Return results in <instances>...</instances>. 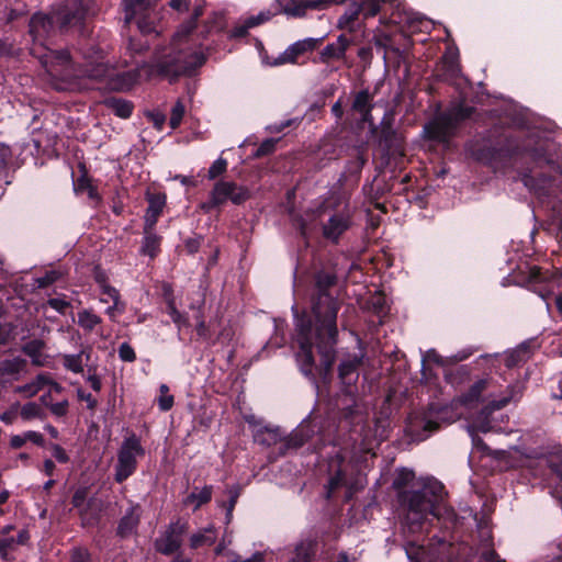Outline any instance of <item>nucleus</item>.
<instances>
[{"label": "nucleus", "mask_w": 562, "mask_h": 562, "mask_svg": "<svg viewBox=\"0 0 562 562\" xmlns=\"http://www.w3.org/2000/svg\"><path fill=\"white\" fill-rule=\"evenodd\" d=\"M81 0H67L61 7L54 10L50 15L36 13L30 22V33L33 38L31 53L37 57L53 79L65 85H57V89H80L77 78L87 77L95 80L110 78L117 79L113 83L116 89H130L133 85L153 78L156 74L166 77H177L189 74L204 63V55L198 48L199 38L192 34L196 20L202 15V5H196L189 21L183 23L175 33L168 52L164 53L156 66L144 65L134 71L123 74L115 70L104 60L103 52L86 55L81 68L75 67L67 52L53 50L45 45L46 37L53 32L55 24L60 29L77 25L85 16Z\"/></svg>", "instance_id": "obj_1"}, {"label": "nucleus", "mask_w": 562, "mask_h": 562, "mask_svg": "<svg viewBox=\"0 0 562 562\" xmlns=\"http://www.w3.org/2000/svg\"><path fill=\"white\" fill-rule=\"evenodd\" d=\"M335 282L331 274H319L317 286L319 289L317 301L313 304L315 328L304 317L296 321V361L305 375H312L314 369V341L321 356V370L324 376L330 371L335 360L334 345L336 342L338 312L337 302L325 292V289Z\"/></svg>", "instance_id": "obj_2"}, {"label": "nucleus", "mask_w": 562, "mask_h": 562, "mask_svg": "<svg viewBox=\"0 0 562 562\" xmlns=\"http://www.w3.org/2000/svg\"><path fill=\"white\" fill-rule=\"evenodd\" d=\"M401 503L406 506V525L413 533L428 531L430 520L450 521L453 512L445 504L443 485L434 477L415 479L413 471L402 469L393 482Z\"/></svg>", "instance_id": "obj_3"}, {"label": "nucleus", "mask_w": 562, "mask_h": 562, "mask_svg": "<svg viewBox=\"0 0 562 562\" xmlns=\"http://www.w3.org/2000/svg\"><path fill=\"white\" fill-rule=\"evenodd\" d=\"M524 387L520 383L508 385L504 391L499 390L497 382L493 378H485L476 381L471 385L469 391L460 397V402L464 406L474 407L482 404L479 415L472 422L470 432L475 442L473 431H498L501 427L496 426L490 415L512 402L521 398Z\"/></svg>", "instance_id": "obj_4"}, {"label": "nucleus", "mask_w": 562, "mask_h": 562, "mask_svg": "<svg viewBox=\"0 0 562 562\" xmlns=\"http://www.w3.org/2000/svg\"><path fill=\"white\" fill-rule=\"evenodd\" d=\"M306 218L302 220L301 228L303 234L315 226V222L323 225V235L325 238L337 241L351 224V211L347 203L338 204L333 207L330 201L311 213H306Z\"/></svg>", "instance_id": "obj_5"}, {"label": "nucleus", "mask_w": 562, "mask_h": 562, "mask_svg": "<svg viewBox=\"0 0 562 562\" xmlns=\"http://www.w3.org/2000/svg\"><path fill=\"white\" fill-rule=\"evenodd\" d=\"M470 115V108L463 104L453 105L447 113L437 116L434 121L427 124L424 132L430 139L446 142L452 135L457 123Z\"/></svg>", "instance_id": "obj_6"}, {"label": "nucleus", "mask_w": 562, "mask_h": 562, "mask_svg": "<svg viewBox=\"0 0 562 562\" xmlns=\"http://www.w3.org/2000/svg\"><path fill=\"white\" fill-rule=\"evenodd\" d=\"M144 453L145 450L136 436L125 438L117 452L115 481L122 483L128 479L136 470L138 458Z\"/></svg>", "instance_id": "obj_7"}, {"label": "nucleus", "mask_w": 562, "mask_h": 562, "mask_svg": "<svg viewBox=\"0 0 562 562\" xmlns=\"http://www.w3.org/2000/svg\"><path fill=\"white\" fill-rule=\"evenodd\" d=\"M249 198V191L244 187H238L234 182L220 181L215 183L210 194V200L200 205L204 212H210L212 209L221 206L226 201H232L234 204H240Z\"/></svg>", "instance_id": "obj_8"}, {"label": "nucleus", "mask_w": 562, "mask_h": 562, "mask_svg": "<svg viewBox=\"0 0 562 562\" xmlns=\"http://www.w3.org/2000/svg\"><path fill=\"white\" fill-rule=\"evenodd\" d=\"M453 547L451 543L438 540V543H431L428 549L423 544L408 541L405 544V552L411 562H445L452 557Z\"/></svg>", "instance_id": "obj_9"}, {"label": "nucleus", "mask_w": 562, "mask_h": 562, "mask_svg": "<svg viewBox=\"0 0 562 562\" xmlns=\"http://www.w3.org/2000/svg\"><path fill=\"white\" fill-rule=\"evenodd\" d=\"M125 11V22L135 21L142 33L149 34L155 31L153 9L147 0H122Z\"/></svg>", "instance_id": "obj_10"}, {"label": "nucleus", "mask_w": 562, "mask_h": 562, "mask_svg": "<svg viewBox=\"0 0 562 562\" xmlns=\"http://www.w3.org/2000/svg\"><path fill=\"white\" fill-rule=\"evenodd\" d=\"M322 38L307 37L291 44L283 53L272 60L263 59V63L269 66H280L284 64H297L308 53H312L318 47Z\"/></svg>", "instance_id": "obj_11"}, {"label": "nucleus", "mask_w": 562, "mask_h": 562, "mask_svg": "<svg viewBox=\"0 0 562 562\" xmlns=\"http://www.w3.org/2000/svg\"><path fill=\"white\" fill-rule=\"evenodd\" d=\"M280 11L288 16L302 18L307 11H322L337 0H277Z\"/></svg>", "instance_id": "obj_12"}, {"label": "nucleus", "mask_w": 562, "mask_h": 562, "mask_svg": "<svg viewBox=\"0 0 562 562\" xmlns=\"http://www.w3.org/2000/svg\"><path fill=\"white\" fill-rule=\"evenodd\" d=\"M186 529L187 526L184 522L177 521L171 524L165 533L157 539V550L164 554H171L176 552L181 546V537Z\"/></svg>", "instance_id": "obj_13"}, {"label": "nucleus", "mask_w": 562, "mask_h": 562, "mask_svg": "<svg viewBox=\"0 0 562 562\" xmlns=\"http://www.w3.org/2000/svg\"><path fill=\"white\" fill-rule=\"evenodd\" d=\"M95 280L99 283L101 290L100 301L102 303H109L112 301V305L106 308V314L114 319L117 313H122L124 310L123 304L120 302L119 291L109 285L105 281V278L102 273H97Z\"/></svg>", "instance_id": "obj_14"}, {"label": "nucleus", "mask_w": 562, "mask_h": 562, "mask_svg": "<svg viewBox=\"0 0 562 562\" xmlns=\"http://www.w3.org/2000/svg\"><path fill=\"white\" fill-rule=\"evenodd\" d=\"M45 387L48 389V392L60 391V386L53 382L47 374H38L32 382L16 387L15 391L21 393L24 397H32Z\"/></svg>", "instance_id": "obj_15"}, {"label": "nucleus", "mask_w": 562, "mask_h": 562, "mask_svg": "<svg viewBox=\"0 0 562 562\" xmlns=\"http://www.w3.org/2000/svg\"><path fill=\"white\" fill-rule=\"evenodd\" d=\"M212 497V486H203L202 488H194L183 501V504L188 507H192L196 510L202 505L209 503Z\"/></svg>", "instance_id": "obj_16"}, {"label": "nucleus", "mask_w": 562, "mask_h": 562, "mask_svg": "<svg viewBox=\"0 0 562 562\" xmlns=\"http://www.w3.org/2000/svg\"><path fill=\"white\" fill-rule=\"evenodd\" d=\"M349 46V41L345 36H339L335 43L328 44L322 52V59L327 61L329 59H339L345 56Z\"/></svg>", "instance_id": "obj_17"}, {"label": "nucleus", "mask_w": 562, "mask_h": 562, "mask_svg": "<svg viewBox=\"0 0 562 562\" xmlns=\"http://www.w3.org/2000/svg\"><path fill=\"white\" fill-rule=\"evenodd\" d=\"M525 186L535 192L538 196H544L549 194L552 189V180L546 177L535 178L533 176H527L524 179Z\"/></svg>", "instance_id": "obj_18"}, {"label": "nucleus", "mask_w": 562, "mask_h": 562, "mask_svg": "<svg viewBox=\"0 0 562 562\" xmlns=\"http://www.w3.org/2000/svg\"><path fill=\"white\" fill-rule=\"evenodd\" d=\"M44 342L41 340H32L23 346V351L27 355L33 364L35 366H45L46 363V355L43 352Z\"/></svg>", "instance_id": "obj_19"}, {"label": "nucleus", "mask_w": 562, "mask_h": 562, "mask_svg": "<svg viewBox=\"0 0 562 562\" xmlns=\"http://www.w3.org/2000/svg\"><path fill=\"white\" fill-rule=\"evenodd\" d=\"M371 95L367 90L360 91L357 93L352 108L355 111L361 114V119L363 122L371 123L370 110H371Z\"/></svg>", "instance_id": "obj_20"}, {"label": "nucleus", "mask_w": 562, "mask_h": 562, "mask_svg": "<svg viewBox=\"0 0 562 562\" xmlns=\"http://www.w3.org/2000/svg\"><path fill=\"white\" fill-rule=\"evenodd\" d=\"M359 366V359L353 357L352 359L344 360L339 366V378L346 384L353 383L357 378V368Z\"/></svg>", "instance_id": "obj_21"}, {"label": "nucleus", "mask_w": 562, "mask_h": 562, "mask_svg": "<svg viewBox=\"0 0 562 562\" xmlns=\"http://www.w3.org/2000/svg\"><path fill=\"white\" fill-rule=\"evenodd\" d=\"M166 203L165 195H153L149 198V205L146 213V224L151 227L157 221V217L162 211Z\"/></svg>", "instance_id": "obj_22"}, {"label": "nucleus", "mask_w": 562, "mask_h": 562, "mask_svg": "<svg viewBox=\"0 0 562 562\" xmlns=\"http://www.w3.org/2000/svg\"><path fill=\"white\" fill-rule=\"evenodd\" d=\"M254 437L257 442L271 446L281 439V432L279 428L262 427L256 429Z\"/></svg>", "instance_id": "obj_23"}, {"label": "nucleus", "mask_w": 562, "mask_h": 562, "mask_svg": "<svg viewBox=\"0 0 562 562\" xmlns=\"http://www.w3.org/2000/svg\"><path fill=\"white\" fill-rule=\"evenodd\" d=\"M137 524L138 514L135 512V508H131L121 519L117 531L122 537H125L133 532Z\"/></svg>", "instance_id": "obj_24"}, {"label": "nucleus", "mask_w": 562, "mask_h": 562, "mask_svg": "<svg viewBox=\"0 0 562 562\" xmlns=\"http://www.w3.org/2000/svg\"><path fill=\"white\" fill-rule=\"evenodd\" d=\"M25 367V360L22 358L7 359L0 362L1 375H14L20 373Z\"/></svg>", "instance_id": "obj_25"}, {"label": "nucleus", "mask_w": 562, "mask_h": 562, "mask_svg": "<svg viewBox=\"0 0 562 562\" xmlns=\"http://www.w3.org/2000/svg\"><path fill=\"white\" fill-rule=\"evenodd\" d=\"M101 323V317L89 310L78 313V325L88 331L93 330Z\"/></svg>", "instance_id": "obj_26"}, {"label": "nucleus", "mask_w": 562, "mask_h": 562, "mask_svg": "<svg viewBox=\"0 0 562 562\" xmlns=\"http://www.w3.org/2000/svg\"><path fill=\"white\" fill-rule=\"evenodd\" d=\"M216 539L213 527L204 529L202 532L194 533L191 537V547L199 548L202 546H211Z\"/></svg>", "instance_id": "obj_27"}, {"label": "nucleus", "mask_w": 562, "mask_h": 562, "mask_svg": "<svg viewBox=\"0 0 562 562\" xmlns=\"http://www.w3.org/2000/svg\"><path fill=\"white\" fill-rule=\"evenodd\" d=\"M110 109L122 119H127L132 114V105L130 102L120 100V99H111L108 101Z\"/></svg>", "instance_id": "obj_28"}, {"label": "nucleus", "mask_w": 562, "mask_h": 562, "mask_svg": "<svg viewBox=\"0 0 562 562\" xmlns=\"http://www.w3.org/2000/svg\"><path fill=\"white\" fill-rule=\"evenodd\" d=\"M82 356H83V352H80L78 355H64L63 359H64L65 368L74 373L82 372V370H83Z\"/></svg>", "instance_id": "obj_29"}, {"label": "nucleus", "mask_w": 562, "mask_h": 562, "mask_svg": "<svg viewBox=\"0 0 562 562\" xmlns=\"http://www.w3.org/2000/svg\"><path fill=\"white\" fill-rule=\"evenodd\" d=\"M75 190L77 192L87 193L91 200H98V193L91 181L87 177H81L75 182Z\"/></svg>", "instance_id": "obj_30"}, {"label": "nucleus", "mask_w": 562, "mask_h": 562, "mask_svg": "<svg viewBox=\"0 0 562 562\" xmlns=\"http://www.w3.org/2000/svg\"><path fill=\"white\" fill-rule=\"evenodd\" d=\"M313 553V542L303 541L295 549V558L290 562H310Z\"/></svg>", "instance_id": "obj_31"}, {"label": "nucleus", "mask_w": 562, "mask_h": 562, "mask_svg": "<svg viewBox=\"0 0 562 562\" xmlns=\"http://www.w3.org/2000/svg\"><path fill=\"white\" fill-rule=\"evenodd\" d=\"M159 237L155 234H147L144 238L142 250L144 254L154 257L159 248Z\"/></svg>", "instance_id": "obj_32"}, {"label": "nucleus", "mask_w": 562, "mask_h": 562, "mask_svg": "<svg viewBox=\"0 0 562 562\" xmlns=\"http://www.w3.org/2000/svg\"><path fill=\"white\" fill-rule=\"evenodd\" d=\"M167 313L179 329L188 326L187 318L177 310L173 300L168 301Z\"/></svg>", "instance_id": "obj_33"}, {"label": "nucleus", "mask_w": 562, "mask_h": 562, "mask_svg": "<svg viewBox=\"0 0 562 562\" xmlns=\"http://www.w3.org/2000/svg\"><path fill=\"white\" fill-rule=\"evenodd\" d=\"M274 14L276 13L271 10H263L260 11L258 14L250 15L245 19L247 20L248 26H251L252 29L268 22Z\"/></svg>", "instance_id": "obj_34"}, {"label": "nucleus", "mask_w": 562, "mask_h": 562, "mask_svg": "<svg viewBox=\"0 0 562 562\" xmlns=\"http://www.w3.org/2000/svg\"><path fill=\"white\" fill-rule=\"evenodd\" d=\"M158 405L161 411H169L173 405V396L169 394V389L166 384L160 385V396Z\"/></svg>", "instance_id": "obj_35"}, {"label": "nucleus", "mask_w": 562, "mask_h": 562, "mask_svg": "<svg viewBox=\"0 0 562 562\" xmlns=\"http://www.w3.org/2000/svg\"><path fill=\"white\" fill-rule=\"evenodd\" d=\"M184 115V105L181 102H177L170 114V126L171 128H176L180 125L182 117Z\"/></svg>", "instance_id": "obj_36"}, {"label": "nucleus", "mask_w": 562, "mask_h": 562, "mask_svg": "<svg viewBox=\"0 0 562 562\" xmlns=\"http://www.w3.org/2000/svg\"><path fill=\"white\" fill-rule=\"evenodd\" d=\"M41 414V408L36 403H26L21 408V417L24 419H32L38 417Z\"/></svg>", "instance_id": "obj_37"}, {"label": "nucleus", "mask_w": 562, "mask_h": 562, "mask_svg": "<svg viewBox=\"0 0 562 562\" xmlns=\"http://www.w3.org/2000/svg\"><path fill=\"white\" fill-rule=\"evenodd\" d=\"M226 168H227L226 160L223 159V158H218L210 167V169H209V178L210 179L216 178L217 176H220L223 172H225Z\"/></svg>", "instance_id": "obj_38"}, {"label": "nucleus", "mask_w": 562, "mask_h": 562, "mask_svg": "<svg viewBox=\"0 0 562 562\" xmlns=\"http://www.w3.org/2000/svg\"><path fill=\"white\" fill-rule=\"evenodd\" d=\"M522 353H525V350H521V349L506 352L504 356L505 364L508 368L516 366L518 362H520L522 360Z\"/></svg>", "instance_id": "obj_39"}, {"label": "nucleus", "mask_w": 562, "mask_h": 562, "mask_svg": "<svg viewBox=\"0 0 562 562\" xmlns=\"http://www.w3.org/2000/svg\"><path fill=\"white\" fill-rule=\"evenodd\" d=\"M59 273L55 270L47 271L44 277L37 278L35 280L38 288H45L52 283H54L58 278Z\"/></svg>", "instance_id": "obj_40"}, {"label": "nucleus", "mask_w": 562, "mask_h": 562, "mask_svg": "<svg viewBox=\"0 0 562 562\" xmlns=\"http://www.w3.org/2000/svg\"><path fill=\"white\" fill-rule=\"evenodd\" d=\"M250 29H251V26H248L247 20L241 19L238 21V23L232 30L231 36L236 37V38L244 37Z\"/></svg>", "instance_id": "obj_41"}, {"label": "nucleus", "mask_w": 562, "mask_h": 562, "mask_svg": "<svg viewBox=\"0 0 562 562\" xmlns=\"http://www.w3.org/2000/svg\"><path fill=\"white\" fill-rule=\"evenodd\" d=\"M119 356L123 361H128V362L134 361L136 358L133 348L126 342H124L120 346Z\"/></svg>", "instance_id": "obj_42"}, {"label": "nucleus", "mask_w": 562, "mask_h": 562, "mask_svg": "<svg viewBox=\"0 0 562 562\" xmlns=\"http://www.w3.org/2000/svg\"><path fill=\"white\" fill-rule=\"evenodd\" d=\"M552 210L562 231V192L559 194L557 201L553 203Z\"/></svg>", "instance_id": "obj_43"}, {"label": "nucleus", "mask_w": 562, "mask_h": 562, "mask_svg": "<svg viewBox=\"0 0 562 562\" xmlns=\"http://www.w3.org/2000/svg\"><path fill=\"white\" fill-rule=\"evenodd\" d=\"M48 304L52 308L59 313H64L66 308L69 306L68 302L61 299H50Z\"/></svg>", "instance_id": "obj_44"}, {"label": "nucleus", "mask_w": 562, "mask_h": 562, "mask_svg": "<svg viewBox=\"0 0 562 562\" xmlns=\"http://www.w3.org/2000/svg\"><path fill=\"white\" fill-rule=\"evenodd\" d=\"M276 140L274 139H267L265 140L257 150V156L267 155L270 151H272L274 147Z\"/></svg>", "instance_id": "obj_45"}, {"label": "nucleus", "mask_w": 562, "mask_h": 562, "mask_svg": "<svg viewBox=\"0 0 562 562\" xmlns=\"http://www.w3.org/2000/svg\"><path fill=\"white\" fill-rule=\"evenodd\" d=\"M53 456L58 462L65 463L68 461L66 451L57 445L53 446Z\"/></svg>", "instance_id": "obj_46"}, {"label": "nucleus", "mask_w": 562, "mask_h": 562, "mask_svg": "<svg viewBox=\"0 0 562 562\" xmlns=\"http://www.w3.org/2000/svg\"><path fill=\"white\" fill-rule=\"evenodd\" d=\"M344 482H345V474L342 473L341 470H339L337 472V474L334 477H331L330 481H329V490H330V492L333 490H335L336 487H338Z\"/></svg>", "instance_id": "obj_47"}, {"label": "nucleus", "mask_w": 562, "mask_h": 562, "mask_svg": "<svg viewBox=\"0 0 562 562\" xmlns=\"http://www.w3.org/2000/svg\"><path fill=\"white\" fill-rule=\"evenodd\" d=\"M71 562H89L88 552L82 549L74 551Z\"/></svg>", "instance_id": "obj_48"}, {"label": "nucleus", "mask_w": 562, "mask_h": 562, "mask_svg": "<svg viewBox=\"0 0 562 562\" xmlns=\"http://www.w3.org/2000/svg\"><path fill=\"white\" fill-rule=\"evenodd\" d=\"M26 442V437L25 435H15L11 438L10 440V445L12 448H21L24 443Z\"/></svg>", "instance_id": "obj_49"}, {"label": "nucleus", "mask_w": 562, "mask_h": 562, "mask_svg": "<svg viewBox=\"0 0 562 562\" xmlns=\"http://www.w3.org/2000/svg\"><path fill=\"white\" fill-rule=\"evenodd\" d=\"M25 437H26V441H32L36 445H42L43 443V436L40 434V432H36V431H27L24 434Z\"/></svg>", "instance_id": "obj_50"}, {"label": "nucleus", "mask_w": 562, "mask_h": 562, "mask_svg": "<svg viewBox=\"0 0 562 562\" xmlns=\"http://www.w3.org/2000/svg\"><path fill=\"white\" fill-rule=\"evenodd\" d=\"M169 4L177 11H183L188 9V2L186 0H170Z\"/></svg>", "instance_id": "obj_51"}, {"label": "nucleus", "mask_w": 562, "mask_h": 562, "mask_svg": "<svg viewBox=\"0 0 562 562\" xmlns=\"http://www.w3.org/2000/svg\"><path fill=\"white\" fill-rule=\"evenodd\" d=\"M66 408H67V403H65V402L57 403L52 406V412L58 416H61L66 413Z\"/></svg>", "instance_id": "obj_52"}, {"label": "nucleus", "mask_w": 562, "mask_h": 562, "mask_svg": "<svg viewBox=\"0 0 562 562\" xmlns=\"http://www.w3.org/2000/svg\"><path fill=\"white\" fill-rule=\"evenodd\" d=\"M88 382L90 384V386L94 390V391H100L101 390V381L100 379L97 376V375H89L88 376Z\"/></svg>", "instance_id": "obj_53"}, {"label": "nucleus", "mask_w": 562, "mask_h": 562, "mask_svg": "<svg viewBox=\"0 0 562 562\" xmlns=\"http://www.w3.org/2000/svg\"><path fill=\"white\" fill-rule=\"evenodd\" d=\"M151 119H153V122L155 124V126L158 128V130H161L164 123H165V115L164 114H160V113H156V114H153L151 115Z\"/></svg>", "instance_id": "obj_54"}, {"label": "nucleus", "mask_w": 562, "mask_h": 562, "mask_svg": "<svg viewBox=\"0 0 562 562\" xmlns=\"http://www.w3.org/2000/svg\"><path fill=\"white\" fill-rule=\"evenodd\" d=\"M424 361H434V362H440L439 356L434 350H429L426 356L424 357Z\"/></svg>", "instance_id": "obj_55"}, {"label": "nucleus", "mask_w": 562, "mask_h": 562, "mask_svg": "<svg viewBox=\"0 0 562 562\" xmlns=\"http://www.w3.org/2000/svg\"><path fill=\"white\" fill-rule=\"evenodd\" d=\"M262 561H263V554L260 552H256L250 558H248L244 561H240V562H262Z\"/></svg>", "instance_id": "obj_56"}, {"label": "nucleus", "mask_w": 562, "mask_h": 562, "mask_svg": "<svg viewBox=\"0 0 562 562\" xmlns=\"http://www.w3.org/2000/svg\"><path fill=\"white\" fill-rule=\"evenodd\" d=\"M55 469V464L52 460H46L44 462V471L47 475H52L53 474V471Z\"/></svg>", "instance_id": "obj_57"}, {"label": "nucleus", "mask_w": 562, "mask_h": 562, "mask_svg": "<svg viewBox=\"0 0 562 562\" xmlns=\"http://www.w3.org/2000/svg\"><path fill=\"white\" fill-rule=\"evenodd\" d=\"M237 497H238V493L237 492L232 493L231 502H229V506H228V510H227V516L228 517L232 515V512H233V508L235 506Z\"/></svg>", "instance_id": "obj_58"}, {"label": "nucleus", "mask_w": 562, "mask_h": 562, "mask_svg": "<svg viewBox=\"0 0 562 562\" xmlns=\"http://www.w3.org/2000/svg\"><path fill=\"white\" fill-rule=\"evenodd\" d=\"M176 179L180 180V182L183 184V186H193L194 184V181L192 178H189V177H184V176H177Z\"/></svg>", "instance_id": "obj_59"}, {"label": "nucleus", "mask_w": 562, "mask_h": 562, "mask_svg": "<svg viewBox=\"0 0 562 562\" xmlns=\"http://www.w3.org/2000/svg\"><path fill=\"white\" fill-rule=\"evenodd\" d=\"M331 111L334 112V114L337 116V117H340L341 114H342V109H341V104L340 102H336L333 108H331Z\"/></svg>", "instance_id": "obj_60"}, {"label": "nucleus", "mask_w": 562, "mask_h": 562, "mask_svg": "<svg viewBox=\"0 0 562 562\" xmlns=\"http://www.w3.org/2000/svg\"><path fill=\"white\" fill-rule=\"evenodd\" d=\"M530 274H531V278H532L533 280H536V281L541 279V272H540V270H539V269H537V268H531V270H530Z\"/></svg>", "instance_id": "obj_61"}, {"label": "nucleus", "mask_w": 562, "mask_h": 562, "mask_svg": "<svg viewBox=\"0 0 562 562\" xmlns=\"http://www.w3.org/2000/svg\"><path fill=\"white\" fill-rule=\"evenodd\" d=\"M82 398L87 401L88 406L90 408H93L95 406V404H97V401L90 394L87 395V396H82Z\"/></svg>", "instance_id": "obj_62"}, {"label": "nucleus", "mask_w": 562, "mask_h": 562, "mask_svg": "<svg viewBox=\"0 0 562 562\" xmlns=\"http://www.w3.org/2000/svg\"><path fill=\"white\" fill-rule=\"evenodd\" d=\"M486 560L490 562H502L494 552H490Z\"/></svg>", "instance_id": "obj_63"}, {"label": "nucleus", "mask_w": 562, "mask_h": 562, "mask_svg": "<svg viewBox=\"0 0 562 562\" xmlns=\"http://www.w3.org/2000/svg\"><path fill=\"white\" fill-rule=\"evenodd\" d=\"M555 304H557L559 312L562 314V295L557 296Z\"/></svg>", "instance_id": "obj_64"}]
</instances>
